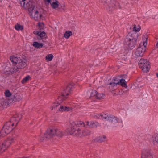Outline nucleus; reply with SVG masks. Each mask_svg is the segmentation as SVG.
I'll list each match as a JSON object with an SVG mask.
<instances>
[{"label": "nucleus", "instance_id": "nucleus-1", "mask_svg": "<svg viewBox=\"0 0 158 158\" xmlns=\"http://www.w3.org/2000/svg\"><path fill=\"white\" fill-rule=\"evenodd\" d=\"M21 6L26 9H27L31 18L35 21H39L42 18V15L39 9L35 8V6L32 3L27 0H19Z\"/></svg>", "mask_w": 158, "mask_h": 158}, {"label": "nucleus", "instance_id": "nucleus-2", "mask_svg": "<svg viewBox=\"0 0 158 158\" xmlns=\"http://www.w3.org/2000/svg\"><path fill=\"white\" fill-rule=\"evenodd\" d=\"M22 116L20 114H15L12 117L10 120L7 122L4 125L3 129L9 133L14 128V125L16 126L17 124L21 118Z\"/></svg>", "mask_w": 158, "mask_h": 158}, {"label": "nucleus", "instance_id": "nucleus-3", "mask_svg": "<svg viewBox=\"0 0 158 158\" xmlns=\"http://www.w3.org/2000/svg\"><path fill=\"white\" fill-rule=\"evenodd\" d=\"M138 38V34L136 33H129L124 38L125 44L128 46L129 49H133L137 43Z\"/></svg>", "mask_w": 158, "mask_h": 158}, {"label": "nucleus", "instance_id": "nucleus-4", "mask_svg": "<svg viewBox=\"0 0 158 158\" xmlns=\"http://www.w3.org/2000/svg\"><path fill=\"white\" fill-rule=\"evenodd\" d=\"M65 94H63L60 96H59L58 98V101H56L53 103V106L50 107L52 110L53 109H56L57 110L60 111H68L72 110V108L67 106L63 105L60 103L65 99L64 98Z\"/></svg>", "mask_w": 158, "mask_h": 158}, {"label": "nucleus", "instance_id": "nucleus-5", "mask_svg": "<svg viewBox=\"0 0 158 158\" xmlns=\"http://www.w3.org/2000/svg\"><path fill=\"white\" fill-rule=\"evenodd\" d=\"M55 135L61 137L64 135V133L58 127H52L48 129L44 134V137L46 139H49Z\"/></svg>", "mask_w": 158, "mask_h": 158}, {"label": "nucleus", "instance_id": "nucleus-6", "mask_svg": "<svg viewBox=\"0 0 158 158\" xmlns=\"http://www.w3.org/2000/svg\"><path fill=\"white\" fill-rule=\"evenodd\" d=\"M16 140L15 136L13 135L8 138L2 144H0V154L4 152L12 143L15 142Z\"/></svg>", "mask_w": 158, "mask_h": 158}, {"label": "nucleus", "instance_id": "nucleus-7", "mask_svg": "<svg viewBox=\"0 0 158 158\" xmlns=\"http://www.w3.org/2000/svg\"><path fill=\"white\" fill-rule=\"evenodd\" d=\"M139 65L144 72H148L150 68L149 61L145 59H141L139 62Z\"/></svg>", "mask_w": 158, "mask_h": 158}, {"label": "nucleus", "instance_id": "nucleus-8", "mask_svg": "<svg viewBox=\"0 0 158 158\" xmlns=\"http://www.w3.org/2000/svg\"><path fill=\"white\" fill-rule=\"evenodd\" d=\"M66 131L68 134L71 135L80 137L82 136V131L75 126H71V128L67 129Z\"/></svg>", "mask_w": 158, "mask_h": 158}, {"label": "nucleus", "instance_id": "nucleus-9", "mask_svg": "<svg viewBox=\"0 0 158 158\" xmlns=\"http://www.w3.org/2000/svg\"><path fill=\"white\" fill-rule=\"evenodd\" d=\"M122 120L115 116L111 115H109V126L111 127H114L117 125V123H122V127L123 125L122 123Z\"/></svg>", "mask_w": 158, "mask_h": 158}, {"label": "nucleus", "instance_id": "nucleus-10", "mask_svg": "<svg viewBox=\"0 0 158 158\" xmlns=\"http://www.w3.org/2000/svg\"><path fill=\"white\" fill-rule=\"evenodd\" d=\"M120 85L123 87L125 88H127V85L124 79L122 78L120 79H118L117 81L113 82L112 83H109V88L110 87L114 88L116 87L117 85Z\"/></svg>", "mask_w": 158, "mask_h": 158}, {"label": "nucleus", "instance_id": "nucleus-11", "mask_svg": "<svg viewBox=\"0 0 158 158\" xmlns=\"http://www.w3.org/2000/svg\"><path fill=\"white\" fill-rule=\"evenodd\" d=\"M143 45L138 47L136 51L135 54L137 57L142 56L146 50V46L144 45V42L143 43Z\"/></svg>", "mask_w": 158, "mask_h": 158}, {"label": "nucleus", "instance_id": "nucleus-12", "mask_svg": "<svg viewBox=\"0 0 158 158\" xmlns=\"http://www.w3.org/2000/svg\"><path fill=\"white\" fill-rule=\"evenodd\" d=\"M141 158H153L152 151L148 150H143Z\"/></svg>", "mask_w": 158, "mask_h": 158}, {"label": "nucleus", "instance_id": "nucleus-13", "mask_svg": "<svg viewBox=\"0 0 158 158\" xmlns=\"http://www.w3.org/2000/svg\"><path fill=\"white\" fill-rule=\"evenodd\" d=\"M94 118H99L104 120L105 121H108L109 120V116L107 113H102L100 114H96L94 116Z\"/></svg>", "mask_w": 158, "mask_h": 158}, {"label": "nucleus", "instance_id": "nucleus-14", "mask_svg": "<svg viewBox=\"0 0 158 158\" xmlns=\"http://www.w3.org/2000/svg\"><path fill=\"white\" fill-rule=\"evenodd\" d=\"M17 71V68L14 66V67L10 68L8 66H6L4 70V72L6 74H12L14 72Z\"/></svg>", "mask_w": 158, "mask_h": 158}, {"label": "nucleus", "instance_id": "nucleus-15", "mask_svg": "<svg viewBox=\"0 0 158 158\" xmlns=\"http://www.w3.org/2000/svg\"><path fill=\"white\" fill-rule=\"evenodd\" d=\"M26 60L24 59H20L17 64L18 66H15L17 68V71L19 69H22L26 66Z\"/></svg>", "mask_w": 158, "mask_h": 158}, {"label": "nucleus", "instance_id": "nucleus-16", "mask_svg": "<svg viewBox=\"0 0 158 158\" xmlns=\"http://www.w3.org/2000/svg\"><path fill=\"white\" fill-rule=\"evenodd\" d=\"M71 126H75L76 127H84L85 125L84 122L81 121H72L71 122Z\"/></svg>", "mask_w": 158, "mask_h": 158}, {"label": "nucleus", "instance_id": "nucleus-17", "mask_svg": "<svg viewBox=\"0 0 158 158\" xmlns=\"http://www.w3.org/2000/svg\"><path fill=\"white\" fill-rule=\"evenodd\" d=\"M86 124L89 126V127L90 128H96L100 126V124L98 122L92 121H87L86 122Z\"/></svg>", "mask_w": 158, "mask_h": 158}, {"label": "nucleus", "instance_id": "nucleus-18", "mask_svg": "<svg viewBox=\"0 0 158 158\" xmlns=\"http://www.w3.org/2000/svg\"><path fill=\"white\" fill-rule=\"evenodd\" d=\"M74 86L73 85L69 84L66 87V89L64 90V92L62 94V95L63 94H65L64 98H66V96H68L69 94L68 92H70L72 91L73 89Z\"/></svg>", "mask_w": 158, "mask_h": 158}, {"label": "nucleus", "instance_id": "nucleus-19", "mask_svg": "<svg viewBox=\"0 0 158 158\" xmlns=\"http://www.w3.org/2000/svg\"><path fill=\"white\" fill-rule=\"evenodd\" d=\"M10 59L14 66H18L17 64L20 59L19 58V59L14 56H12L10 57Z\"/></svg>", "mask_w": 158, "mask_h": 158}, {"label": "nucleus", "instance_id": "nucleus-20", "mask_svg": "<svg viewBox=\"0 0 158 158\" xmlns=\"http://www.w3.org/2000/svg\"><path fill=\"white\" fill-rule=\"evenodd\" d=\"M110 1L111 2L110 4V6H109V8L110 6L115 9L120 8L119 3L118 2H116L115 0H110Z\"/></svg>", "mask_w": 158, "mask_h": 158}, {"label": "nucleus", "instance_id": "nucleus-21", "mask_svg": "<svg viewBox=\"0 0 158 158\" xmlns=\"http://www.w3.org/2000/svg\"><path fill=\"white\" fill-rule=\"evenodd\" d=\"M101 95V94H98L95 90H92L91 92V97L96 96L98 98L100 99L103 96L102 94V96Z\"/></svg>", "mask_w": 158, "mask_h": 158}, {"label": "nucleus", "instance_id": "nucleus-22", "mask_svg": "<svg viewBox=\"0 0 158 158\" xmlns=\"http://www.w3.org/2000/svg\"><path fill=\"white\" fill-rule=\"evenodd\" d=\"M51 7L53 9H56L59 6V2L58 1L55 0L52 3H51Z\"/></svg>", "mask_w": 158, "mask_h": 158}, {"label": "nucleus", "instance_id": "nucleus-23", "mask_svg": "<svg viewBox=\"0 0 158 158\" xmlns=\"http://www.w3.org/2000/svg\"><path fill=\"white\" fill-rule=\"evenodd\" d=\"M15 28L17 31H22L23 29V26L17 23L15 25Z\"/></svg>", "mask_w": 158, "mask_h": 158}, {"label": "nucleus", "instance_id": "nucleus-24", "mask_svg": "<svg viewBox=\"0 0 158 158\" xmlns=\"http://www.w3.org/2000/svg\"><path fill=\"white\" fill-rule=\"evenodd\" d=\"M8 134L9 133H7L5 130L2 128L0 132V137H4Z\"/></svg>", "mask_w": 158, "mask_h": 158}, {"label": "nucleus", "instance_id": "nucleus-25", "mask_svg": "<svg viewBox=\"0 0 158 158\" xmlns=\"http://www.w3.org/2000/svg\"><path fill=\"white\" fill-rule=\"evenodd\" d=\"M33 45L34 47L38 48H42L43 46V44L42 43H40L37 42H34Z\"/></svg>", "mask_w": 158, "mask_h": 158}, {"label": "nucleus", "instance_id": "nucleus-26", "mask_svg": "<svg viewBox=\"0 0 158 158\" xmlns=\"http://www.w3.org/2000/svg\"><path fill=\"white\" fill-rule=\"evenodd\" d=\"M11 99H12V101L15 102L19 101L20 99L19 96L18 95L12 96Z\"/></svg>", "mask_w": 158, "mask_h": 158}, {"label": "nucleus", "instance_id": "nucleus-27", "mask_svg": "<svg viewBox=\"0 0 158 158\" xmlns=\"http://www.w3.org/2000/svg\"><path fill=\"white\" fill-rule=\"evenodd\" d=\"M106 137L105 136H103L102 137L100 136L97 138V140L99 142H101L105 141Z\"/></svg>", "mask_w": 158, "mask_h": 158}, {"label": "nucleus", "instance_id": "nucleus-28", "mask_svg": "<svg viewBox=\"0 0 158 158\" xmlns=\"http://www.w3.org/2000/svg\"><path fill=\"white\" fill-rule=\"evenodd\" d=\"M72 34V32L71 31H67L64 34V37L66 39H68Z\"/></svg>", "mask_w": 158, "mask_h": 158}, {"label": "nucleus", "instance_id": "nucleus-29", "mask_svg": "<svg viewBox=\"0 0 158 158\" xmlns=\"http://www.w3.org/2000/svg\"><path fill=\"white\" fill-rule=\"evenodd\" d=\"M45 58L48 61H51L53 58V56L52 54H48L46 56Z\"/></svg>", "mask_w": 158, "mask_h": 158}, {"label": "nucleus", "instance_id": "nucleus-30", "mask_svg": "<svg viewBox=\"0 0 158 158\" xmlns=\"http://www.w3.org/2000/svg\"><path fill=\"white\" fill-rule=\"evenodd\" d=\"M31 78V77L30 76H27L25 77L22 80L21 82L22 84H24L26 83L28 80Z\"/></svg>", "mask_w": 158, "mask_h": 158}, {"label": "nucleus", "instance_id": "nucleus-31", "mask_svg": "<svg viewBox=\"0 0 158 158\" xmlns=\"http://www.w3.org/2000/svg\"><path fill=\"white\" fill-rule=\"evenodd\" d=\"M140 26L138 25L137 26L135 25H134L133 30L135 32L139 31L140 30Z\"/></svg>", "mask_w": 158, "mask_h": 158}, {"label": "nucleus", "instance_id": "nucleus-32", "mask_svg": "<svg viewBox=\"0 0 158 158\" xmlns=\"http://www.w3.org/2000/svg\"><path fill=\"white\" fill-rule=\"evenodd\" d=\"M39 36L41 38H45L46 36V34L45 32L44 31L42 32L40 31Z\"/></svg>", "mask_w": 158, "mask_h": 158}, {"label": "nucleus", "instance_id": "nucleus-33", "mask_svg": "<svg viewBox=\"0 0 158 158\" xmlns=\"http://www.w3.org/2000/svg\"><path fill=\"white\" fill-rule=\"evenodd\" d=\"M90 131H89L88 130H85V131H82V136H85L88 135L90 134Z\"/></svg>", "mask_w": 158, "mask_h": 158}, {"label": "nucleus", "instance_id": "nucleus-34", "mask_svg": "<svg viewBox=\"0 0 158 158\" xmlns=\"http://www.w3.org/2000/svg\"><path fill=\"white\" fill-rule=\"evenodd\" d=\"M4 94L6 97H9L11 95V93L8 90H6Z\"/></svg>", "mask_w": 158, "mask_h": 158}, {"label": "nucleus", "instance_id": "nucleus-35", "mask_svg": "<svg viewBox=\"0 0 158 158\" xmlns=\"http://www.w3.org/2000/svg\"><path fill=\"white\" fill-rule=\"evenodd\" d=\"M38 25L39 26V29L40 30L43 29L44 27V23H41L39 22L38 23Z\"/></svg>", "mask_w": 158, "mask_h": 158}, {"label": "nucleus", "instance_id": "nucleus-36", "mask_svg": "<svg viewBox=\"0 0 158 158\" xmlns=\"http://www.w3.org/2000/svg\"><path fill=\"white\" fill-rule=\"evenodd\" d=\"M153 141L154 143L158 144V134L153 139Z\"/></svg>", "mask_w": 158, "mask_h": 158}, {"label": "nucleus", "instance_id": "nucleus-37", "mask_svg": "<svg viewBox=\"0 0 158 158\" xmlns=\"http://www.w3.org/2000/svg\"><path fill=\"white\" fill-rule=\"evenodd\" d=\"M45 4L47 5H49L50 3L51 0H43Z\"/></svg>", "mask_w": 158, "mask_h": 158}, {"label": "nucleus", "instance_id": "nucleus-38", "mask_svg": "<svg viewBox=\"0 0 158 158\" xmlns=\"http://www.w3.org/2000/svg\"><path fill=\"white\" fill-rule=\"evenodd\" d=\"M40 32H39L38 31H34L33 33L34 34L37 35L39 36V33H40Z\"/></svg>", "mask_w": 158, "mask_h": 158}, {"label": "nucleus", "instance_id": "nucleus-39", "mask_svg": "<svg viewBox=\"0 0 158 158\" xmlns=\"http://www.w3.org/2000/svg\"><path fill=\"white\" fill-rule=\"evenodd\" d=\"M118 79H119L118 77H114L113 78V80L114 81V82L117 81Z\"/></svg>", "mask_w": 158, "mask_h": 158}, {"label": "nucleus", "instance_id": "nucleus-40", "mask_svg": "<svg viewBox=\"0 0 158 158\" xmlns=\"http://www.w3.org/2000/svg\"><path fill=\"white\" fill-rule=\"evenodd\" d=\"M156 47L157 48H158V41L156 44Z\"/></svg>", "mask_w": 158, "mask_h": 158}, {"label": "nucleus", "instance_id": "nucleus-41", "mask_svg": "<svg viewBox=\"0 0 158 158\" xmlns=\"http://www.w3.org/2000/svg\"><path fill=\"white\" fill-rule=\"evenodd\" d=\"M102 2H104L105 3H106L107 2H106V1H105L104 0H101Z\"/></svg>", "mask_w": 158, "mask_h": 158}, {"label": "nucleus", "instance_id": "nucleus-42", "mask_svg": "<svg viewBox=\"0 0 158 158\" xmlns=\"http://www.w3.org/2000/svg\"><path fill=\"white\" fill-rule=\"evenodd\" d=\"M156 77L157 78H158V73H156Z\"/></svg>", "mask_w": 158, "mask_h": 158}]
</instances>
